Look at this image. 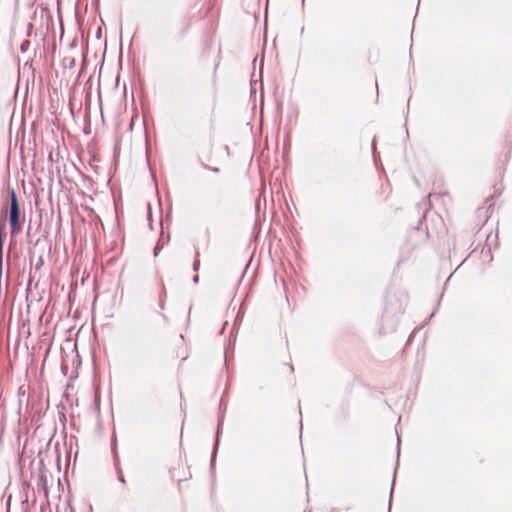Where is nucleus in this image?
Segmentation results:
<instances>
[{"label": "nucleus", "mask_w": 512, "mask_h": 512, "mask_svg": "<svg viewBox=\"0 0 512 512\" xmlns=\"http://www.w3.org/2000/svg\"><path fill=\"white\" fill-rule=\"evenodd\" d=\"M19 216H20V209L16 197V193L14 189L10 191V216H9V223L11 226V233L16 234L19 232Z\"/></svg>", "instance_id": "f257e3e1"}, {"label": "nucleus", "mask_w": 512, "mask_h": 512, "mask_svg": "<svg viewBox=\"0 0 512 512\" xmlns=\"http://www.w3.org/2000/svg\"><path fill=\"white\" fill-rule=\"evenodd\" d=\"M220 428H221V423H219V424H218L217 437L219 436ZM217 446H218V439L216 440L215 448H214V451H213V454H212V458H211V465H212V466H213L214 461H215V458H216V450H217Z\"/></svg>", "instance_id": "f03ea898"}, {"label": "nucleus", "mask_w": 512, "mask_h": 512, "mask_svg": "<svg viewBox=\"0 0 512 512\" xmlns=\"http://www.w3.org/2000/svg\"><path fill=\"white\" fill-rule=\"evenodd\" d=\"M199 265H200L199 261H198V260H196V261L194 262V264H193V270H194V271H197V270L199 269Z\"/></svg>", "instance_id": "7ed1b4c3"}, {"label": "nucleus", "mask_w": 512, "mask_h": 512, "mask_svg": "<svg viewBox=\"0 0 512 512\" xmlns=\"http://www.w3.org/2000/svg\"><path fill=\"white\" fill-rule=\"evenodd\" d=\"M198 281H199L198 276H195V277L193 278V283H194V284H197V283H198Z\"/></svg>", "instance_id": "20e7f679"}, {"label": "nucleus", "mask_w": 512, "mask_h": 512, "mask_svg": "<svg viewBox=\"0 0 512 512\" xmlns=\"http://www.w3.org/2000/svg\"><path fill=\"white\" fill-rule=\"evenodd\" d=\"M262 69H263V66H260V67H259V76H260V77L262 76Z\"/></svg>", "instance_id": "39448f33"}, {"label": "nucleus", "mask_w": 512, "mask_h": 512, "mask_svg": "<svg viewBox=\"0 0 512 512\" xmlns=\"http://www.w3.org/2000/svg\"><path fill=\"white\" fill-rule=\"evenodd\" d=\"M157 254H158V247H156L154 250V255L156 256Z\"/></svg>", "instance_id": "423d86ee"}, {"label": "nucleus", "mask_w": 512, "mask_h": 512, "mask_svg": "<svg viewBox=\"0 0 512 512\" xmlns=\"http://www.w3.org/2000/svg\"><path fill=\"white\" fill-rule=\"evenodd\" d=\"M119 480H120L121 482H123V483L125 482V480H124L123 476H120V477H119Z\"/></svg>", "instance_id": "0eeeda50"}]
</instances>
